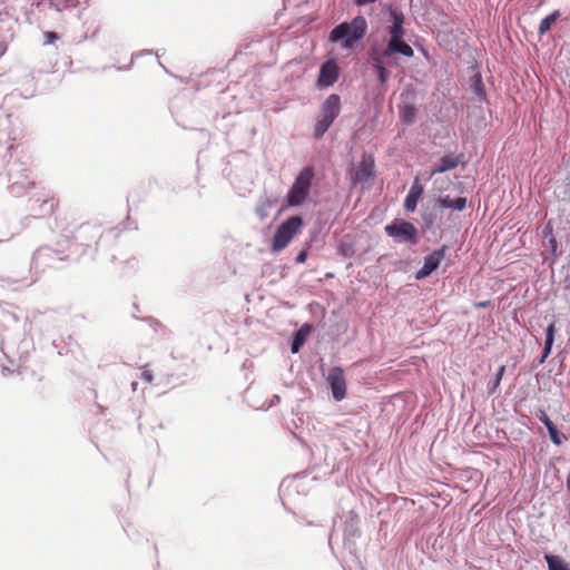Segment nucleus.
Masks as SVG:
<instances>
[{"label":"nucleus","instance_id":"1","mask_svg":"<svg viewBox=\"0 0 570 570\" xmlns=\"http://www.w3.org/2000/svg\"><path fill=\"white\" fill-rule=\"evenodd\" d=\"M393 23L389 27L390 40L384 42L374 40L367 51V62L376 73L381 85H385L390 79L389 67L397 65L394 55L401 53L405 57H413L414 50L404 41V18L401 12L391 11Z\"/></svg>","mask_w":570,"mask_h":570},{"label":"nucleus","instance_id":"2","mask_svg":"<svg viewBox=\"0 0 570 570\" xmlns=\"http://www.w3.org/2000/svg\"><path fill=\"white\" fill-rule=\"evenodd\" d=\"M366 31V19L363 16H356L350 22H342L333 28L328 40L331 42H338L344 49H352L364 38Z\"/></svg>","mask_w":570,"mask_h":570},{"label":"nucleus","instance_id":"3","mask_svg":"<svg viewBox=\"0 0 570 570\" xmlns=\"http://www.w3.org/2000/svg\"><path fill=\"white\" fill-rule=\"evenodd\" d=\"M304 220L301 216H291L276 229L271 243V250L279 253L285 249L293 238L301 233Z\"/></svg>","mask_w":570,"mask_h":570},{"label":"nucleus","instance_id":"4","mask_svg":"<svg viewBox=\"0 0 570 570\" xmlns=\"http://www.w3.org/2000/svg\"><path fill=\"white\" fill-rule=\"evenodd\" d=\"M341 111V98L336 94L330 95L321 107L317 121L314 127V136L323 137Z\"/></svg>","mask_w":570,"mask_h":570},{"label":"nucleus","instance_id":"5","mask_svg":"<svg viewBox=\"0 0 570 570\" xmlns=\"http://www.w3.org/2000/svg\"><path fill=\"white\" fill-rule=\"evenodd\" d=\"M313 178L314 169L312 167H305L299 171L286 196L288 206H299L306 200Z\"/></svg>","mask_w":570,"mask_h":570},{"label":"nucleus","instance_id":"6","mask_svg":"<svg viewBox=\"0 0 570 570\" xmlns=\"http://www.w3.org/2000/svg\"><path fill=\"white\" fill-rule=\"evenodd\" d=\"M385 233L395 238L401 243H417V229L416 227L409 222L403 219H394L391 224L384 227Z\"/></svg>","mask_w":570,"mask_h":570},{"label":"nucleus","instance_id":"7","mask_svg":"<svg viewBox=\"0 0 570 570\" xmlns=\"http://www.w3.org/2000/svg\"><path fill=\"white\" fill-rule=\"evenodd\" d=\"M374 158L372 155L363 154L358 166L351 173L353 185L366 183L374 174Z\"/></svg>","mask_w":570,"mask_h":570},{"label":"nucleus","instance_id":"8","mask_svg":"<svg viewBox=\"0 0 570 570\" xmlns=\"http://www.w3.org/2000/svg\"><path fill=\"white\" fill-rule=\"evenodd\" d=\"M446 249V246H442L441 248H438L428 255L424 258L422 268L415 273V278L423 279L430 276L440 266L441 262L445 257Z\"/></svg>","mask_w":570,"mask_h":570},{"label":"nucleus","instance_id":"9","mask_svg":"<svg viewBox=\"0 0 570 570\" xmlns=\"http://www.w3.org/2000/svg\"><path fill=\"white\" fill-rule=\"evenodd\" d=\"M327 382L331 386L333 397L342 401L346 395V380L341 367H333L327 375Z\"/></svg>","mask_w":570,"mask_h":570},{"label":"nucleus","instance_id":"10","mask_svg":"<svg viewBox=\"0 0 570 570\" xmlns=\"http://www.w3.org/2000/svg\"><path fill=\"white\" fill-rule=\"evenodd\" d=\"M340 76V68L334 59H330L321 66L317 87L327 88L333 86Z\"/></svg>","mask_w":570,"mask_h":570},{"label":"nucleus","instance_id":"11","mask_svg":"<svg viewBox=\"0 0 570 570\" xmlns=\"http://www.w3.org/2000/svg\"><path fill=\"white\" fill-rule=\"evenodd\" d=\"M423 193L424 188L420 183L419 177H415L410 188V191L404 200V208L406 212L413 213L416 209L417 202L422 197Z\"/></svg>","mask_w":570,"mask_h":570},{"label":"nucleus","instance_id":"12","mask_svg":"<svg viewBox=\"0 0 570 570\" xmlns=\"http://www.w3.org/2000/svg\"><path fill=\"white\" fill-rule=\"evenodd\" d=\"M459 163L460 160L458 157H453L450 155L443 156L440 160V164L432 168L431 176L451 170L455 168L459 165Z\"/></svg>","mask_w":570,"mask_h":570},{"label":"nucleus","instance_id":"13","mask_svg":"<svg viewBox=\"0 0 570 570\" xmlns=\"http://www.w3.org/2000/svg\"><path fill=\"white\" fill-rule=\"evenodd\" d=\"M439 207L442 209L451 208L454 210H463L466 206L465 197H458L455 199L450 198V196L441 197L438 200Z\"/></svg>","mask_w":570,"mask_h":570},{"label":"nucleus","instance_id":"14","mask_svg":"<svg viewBox=\"0 0 570 570\" xmlns=\"http://www.w3.org/2000/svg\"><path fill=\"white\" fill-rule=\"evenodd\" d=\"M308 332H309V326L305 325V326H302L296 333H295V336H294V340L292 342V345H291V351L292 353H298V351L301 350L302 345L305 343L306 341V337L308 335Z\"/></svg>","mask_w":570,"mask_h":570},{"label":"nucleus","instance_id":"15","mask_svg":"<svg viewBox=\"0 0 570 570\" xmlns=\"http://www.w3.org/2000/svg\"><path fill=\"white\" fill-rule=\"evenodd\" d=\"M549 570H570V566L559 556L546 554Z\"/></svg>","mask_w":570,"mask_h":570},{"label":"nucleus","instance_id":"16","mask_svg":"<svg viewBox=\"0 0 570 570\" xmlns=\"http://www.w3.org/2000/svg\"><path fill=\"white\" fill-rule=\"evenodd\" d=\"M36 203H40V207H47L43 210L45 215H52L59 207V199L53 195L48 196L47 198L43 199L37 198Z\"/></svg>","mask_w":570,"mask_h":570},{"label":"nucleus","instance_id":"17","mask_svg":"<svg viewBox=\"0 0 570 570\" xmlns=\"http://www.w3.org/2000/svg\"><path fill=\"white\" fill-rule=\"evenodd\" d=\"M560 12L558 10L551 12L549 16L543 18L539 24V35L543 36L546 32H548L552 24L556 23V21L559 19Z\"/></svg>","mask_w":570,"mask_h":570},{"label":"nucleus","instance_id":"18","mask_svg":"<svg viewBox=\"0 0 570 570\" xmlns=\"http://www.w3.org/2000/svg\"><path fill=\"white\" fill-rule=\"evenodd\" d=\"M556 325L551 323L546 330V341L543 348V358L548 357L551 353L553 341H554Z\"/></svg>","mask_w":570,"mask_h":570},{"label":"nucleus","instance_id":"19","mask_svg":"<svg viewBox=\"0 0 570 570\" xmlns=\"http://www.w3.org/2000/svg\"><path fill=\"white\" fill-rule=\"evenodd\" d=\"M399 115L404 124H412L415 120L416 109L412 105H404L400 107Z\"/></svg>","mask_w":570,"mask_h":570},{"label":"nucleus","instance_id":"20","mask_svg":"<svg viewBox=\"0 0 570 570\" xmlns=\"http://www.w3.org/2000/svg\"><path fill=\"white\" fill-rule=\"evenodd\" d=\"M338 252L344 257H352L355 255V248L352 242H348L346 239H342Z\"/></svg>","mask_w":570,"mask_h":570},{"label":"nucleus","instance_id":"21","mask_svg":"<svg viewBox=\"0 0 570 570\" xmlns=\"http://www.w3.org/2000/svg\"><path fill=\"white\" fill-rule=\"evenodd\" d=\"M504 372H505V365H501L498 368L495 376H494L493 381L491 382V385H489V393L492 394L497 391V389L499 387L501 380L504 375Z\"/></svg>","mask_w":570,"mask_h":570},{"label":"nucleus","instance_id":"22","mask_svg":"<svg viewBox=\"0 0 570 570\" xmlns=\"http://www.w3.org/2000/svg\"><path fill=\"white\" fill-rule=\"evenodd\" d=\"M548 432H549L551 441L554 444L560 445L562 443V438H561L556 425L553 428H551L550 430H548Z\"/></svg>","mask_w":570,"mask_h":570},{"label":"nucleus","instance_id":"23","mask_svg":"<svg viewBox=\"0 0 570 570\" xmlns=\"http://www.w3.org/2000/svg\"><path fill=\"white\" fill-rule=\"evenodd\" d=\"M140 377L144 382L148 384H151L154 382L153 372L147 366L141 367Z\"/></svg>","mask_w":570,"mask_h":570},{"label":"nucleus","instance_id":"24","mask_svg":"<svg viewBox=\"0 0 570 570\" xmlns=\"http://www.w3.org/2000/svg\"><path fill=\"white\" fill-rule=\"evenodd\" d=\"M539 419L544 424L547 430H550L551 428L554 426L553 422L549 419V416L543 410L540 411Z\"/></svg>","mask_w":570,"mask_h":570},{"label":"nucleus","instance_id":"25","mask_svg":"<svg viewBox=\"0 0 570 570\" xmlns=\"http://www.w3.org/2000/svg\"><path fill=\"white\" fill-rule=\"evenodd\" d=\"M43 38H45V43L46 45H50V43H53L56 40L59 39L58 35L53 31H46L43 33Z\"/></svg>","mask_w":570,"mask_h":570},{"label":"nucleus","instance_id":"26","mask_svg":"<svg viewBox=\"0 0 570 570\" xmlns=\"http://www.w3.org/2000/svg\"><path fill=\"white\" fill-rule=\"evenodd\" d=\"M549 246L551 248L552 254H556L558 249V242L553 235H551L549 238Z\"/></svg>","mask_w":570,"mask_h":570},{"label":"nucleus","instance_id":"27","mask_svg":"<svg viewBox=\"0 0 570 570\" xmlns=\"http://www.w3.org/2000/svg\"><path fill=\"white\" fill-rule=\"evenodd\" d=\"M306 259H307V252H306V250H302V252L297 255V257H296V263H298V264H303V263H305V262H306Z\"/></svg>","mask_w":570,"mask_h":570},{"label":"nucleus","instance_id":"28","mask_svg":"<svg viewBox=\"0 0 570 570\" xmlns=\"http://www.w3.org/2000/svg\"><path fill=\"white\" fill-rule=\"evenodd\" d=\"M543 234H544V237H549V238H550V236H551V235H553V234H552V227H551V225H550V224H548V225L546 226V228H544V230H543Z\"/></svg>","mask_w":570,"mask_h":570},{"label":"nucleus","instance_id":"29","mask_svg":"<svg viewBox=\"0 0 570 570\" xmlns=\"http://www.w3.org/2000/svg\"><path fill=\"white\" fill-rule=\"evenodd\" d=\"M375 0H355V3L357 6H365V4H368V3H372L374 2Z\"/></svg>","mask_w":570,"mask_h":570},{"label":"nucleus","instance_id":"30","mask_svg":"<svg viewBox=\"0 0 570 570\" xmlns=\"http://www.w3.org/2000/svg\"><path fill=\"white\" fill-rule=\"evenodd\" d=\"M256 213H257V215H258L262 219H264V218L266 217V213L264 212V209H263V208H259V207H258V208L256 209Z\"/></svg>","mask_w":570,"mask_h":570},{"label":"nucleus","instance_id":"31","mask_svg":"<svg viewBox=\"0 0 570 570\" xmlns=\"http://www.w3.org/2000/svg\"><path fill=\"white\" fill-rule=\"evenodd\" d=\"M11 148H12V145H11V144L4 147V153H3V155H2V157H3V158H6L7 154L9 153V150H10Z\"/></svg>","mask_w":570,"mask_h":570},{"label":"nucleus","instance_id":"32","mask_svg":"<svg viewBox=\"0 0 570 570\" xmlns=\"http://www.w3.org/2000/svg\"><path fill=\"white\" fill-rule=\"evenodd\" d=\"M6 52V47L0 42V57Z\"/></svg>","mask_w":570,"mask_h":570},{"label":"nucleus","instance_id":"33","mask_svg":"<svg viewBox=\"0 0 570 570\" xmlns=\"http://www.w3.org/2000/svg\"><path fill=\"white\" fill-rule=\"evenodd\" d=\"M50 7L53 8L57 11H60L61 9L58 7V4L50 2Z\"/></svg>","mask_w":570,"mask_h":570},{"label":"nucleus","instance_id":"34","mask_svg":"<svg viewBox=\"0 0 570 570\" xmlns=\"http://www.w3.org/2000/svg\"><path fill=\"white\" fill-rule=\"evenodd\" d=\"M489 305V302H482L479 304L480 307H487Z\"/></svg>","mask_w":570,"mask_h":570},{"label":"nucleus","instance_id":"35","mask_svg":"<svg viewBox=\"0 0 570 570\" xmlns=\"http://www.w3.org/2000/svg\"><path fill=\"white\" fill-rule=\"evenodd\" d=\"M137 389V382L132 383V390L135 391Z\"/></svg>","mask_w":570,"mask_h":570}]
</instances>
